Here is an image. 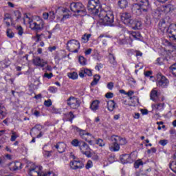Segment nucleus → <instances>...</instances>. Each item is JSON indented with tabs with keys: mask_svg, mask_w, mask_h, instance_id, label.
I'll use <instances>...</instances> for the list:
<instances>
[{
	"mask_svg": "<svg viewBox=\"0 0 176 176\" xmlns=\"http://www.w3.org/2000/svg\"><path fill=\"white\" fill-rule=\"evenodd\" d=\"M87 9L91 14L99 16L100 21H102L104 25H112L113 23V14L111 12H107L105 10H101L100 0H89Z\"/></svg>",
	"mask_w": 176,
	"mask_h": 176,
	"instance_id": "f257e3e1",
	"label": "nucleus"
},
{
	"mask_svg": "<svg viewBox=\"0 0 176 176\" xmlns=\"http://www.w3.org/2000/svg\"><path fill=\"white\" fill-rule=\"evenodd\" d=\"M138 3L132 6L131 10L136 16L142 14V12L146 13L151 9L148 0H135Z\"/></svg>",
	"mask_w": 176,
	"mask_h": 176,
	"instance_id": "f03ea898",
	"label": "nucleus"
},
{
	"mask_svg": "<svg viewBox=\"0 0 176 176\" xmlns=\"http://www.w3.org/2000/svg\"><path fill=\"white\" fill-rule=\"evenodd\" d=\"M110 141L112 143L110 144L109 149L113 152H118L120 149V145H126L127 144L126 138L115 135L110 138Z\"/></svg>",
	"mask_w": 176,
	"mask_h": 176,
	"instance_id": "7ed1b4c3",
	"label": "nucleus"
},
{
	"mask_svg": "<svg viewBox=\"0 0 176 176\" xmlns=\"http://www.w3.org/2000/svg\"><path fill=\"white\" fill-rule=\"evenodd\" d=\"M69 8L73 13H76V14H78V16H86V14H87L86 8L81 2L71 3Z\"/></svg>",
	"mask_w": 176,
	"mask_h": 176,
	"instance_id": "20e7f679",
	"label": "nucleus"
},
{
	"mask_svg": "<svg viewBox=\"0 0 176 176\" xmlns=\"http://www.w3.org/2000/svg\"><path fill=\"white\" fill-rule=\"evenodd\" d=\"M43 167L41 166L33 165L28 170V175L30 176H54L53 172H47L46 173L42 172Z\"/></svg>",
	"mask_w": 176,
	"mask_h": 176,
	"instance_id": "39448f33",
	"label": "nucleus"
},
{
	"mask_svg": "<svg viewBox=\"0 0 176 176\" xmlns=\"http://www.w3.org/2000/svg\"><path fill=\"white\" fill-rule=\"evenodd\" d=\"M23 20L24 21H25V20H28L27 21L30 24V28L32 30H34V31H42L45 25L43 20H39L37 22H34L32 21V19H31V17L28 16V15L27 14H25Z\"/></svg>",
	"mask_w": 176,
	"mask_h": 176,
	"instance_id": "423d86ee",
	"label": "nucleus"
},
{
	"mask_svg": "<svg viewBox=\"0 0 176 176\" xmlns=\"http://www.w3.org/2000/svg\"><path fill=\"white\" fill-rule=\"evenodd\" d=\"M156 85L158 87L166 89L170 85V81L163 74L158 73L156 76Z\"/></svg>",
	"mask_w": 176,
	"mask_h": 176,
	"instance_id": "0eeeda50",
	"label": "nucleus"
},
{
	"mask_svg": "<svg viewBox=\"0 0 176 176\" xmlns=\"http://www.w3.org/2000/svg\"><path fill=\"white\" fill-rule=\"evenodd\" d=\"M67 49L72 53H78L80 49V43L78 40H69L67 43Z\"/></svg>",
	"mask_w": 176,
	"mask_h": 176,
	"instance_id": "6e6552de",
	"label": "nucleus"
},
{
	"mask_svg": "<svg viewBox=\"0 0 176 176\" xmlns=\"http://www.w3.org/2000/svg\"><path fill=\"white\" fill-rule=\"evenodd\" d=\"M67 101V105L71 109H78L80 107V100L74 96H70Z\"/></svg>",
	"mask_w": 176,
	"mask_h": 176,
	"instance_id": "1a4fd4ad",
	"label": "nucleus"
},
{
	"mask_svg": "<svg viewBox=\"0 0 176 176\" xmlns=\"http://www.w3.org/2000/svg\"><path fill=\"white\" fill-rule=\"evenodd\" d=\"M80 152L82 153V155H85L87 157H91V153H90V146H89V144L86 143L85 142L82 141L80 146L78 147Z\"/></svg>",
	"mask_w": 176,
	"mask_h": 176,
	"instance_id": "9d476101",
	"label": "nucleus"
},
{
	"mask_svg": "<svg viewBox=\"0 0 176 176\" xmlns=\"http://www.w3.org/2000/svg\"><path fill=\"white\" fill-rule=\"evenodd\" d=\"M69 166L72 170H80L83 168V167H85V164H83V162L80 160L71 161Z\"/></svg>",
	"mask_w": 176,
	"mask_h": 176,
	"instance_id": "9b49d317",
	"label": "nucleus"
},
{
	"mask_svg": "<svg viewBox=\"0 0 176 176\" xmlns=\"http://www.w3.org/2000/svg\"><path fill=\"white\" fill-rule=\"evenodd\" d=\"M121 21L126 25H130V23L133 21L131 14L130 12H123L121 14Z\"/></svg>",
	"mask_w": 176,
	"mask_h": 176,
	"instance_id": "f8f14e48",
	"label": "nucleus"
},
{
	"mask_svg": "<svg viewBox=\"0 0 176 176\" xmlns=\"http://www.w3.org/2000/svg\"><path fill=\"white\" fill-rule=\"evenodd\" d=\"M79 135L80 138L82 140H85V141H87L89 145H93V141L92 140H89V137H92L90 133L86 131L85 130H79Z\"/></svg>",
	"mask_w": 176,
	"mask_h": 176,
	"instance_id": "ddd939ff",
	"label": "nucleus"
},
{
	"mask_svg": "<svg viewBox=\"0 0 176 176\" xmlns=\"http://www.w3.org/2000/svg\"><path fill=\"white\" fill-rule=\"evenodd\" d=\"M34 65H36V67H41V68H43L45 65H47V61L41 58L39 56H37L32 60Z\"/></svg>",
	"mask_w": 176,
	"mask_h": 176,
	"instance_id": "4468645a",
	"label": "nucleus"
},
{
	"mask_svg": "<svg viewBox=\"0 0 176 176\" xmlns=\"http://www.w3.org/2000/svg\"><path fill=\"white\" fill-rule=\"evenodd\" d=\"M129 25H130L133 30H141V28H142V21L140 19L132 20Z\"/></svg>",
	"mask_w": 176,
	"mask_h": 176,
	"instance_id": "2eb2a0df",
	"label": "nucleus"
},
{
	"mask_svg": "<svg viewBox=\"0 0 176 176\" xmlns=\"http://www.w3.org/2000/svg\"><path fill=\"white\" fill-rule=\"evenodd\" d=\"M10 171H17L23 168V164L20 162H11L9 165Z\"/></svg>",
	"mask_w": 176,
	"mask_h": 176,
	"instance_id": "dca6fc26",
	"label": "nucleus"
},
{
	"mask_svg": "<svg viewBox=\"0 0 176 176\" xmlns=\"http://www.w3.org/2000/svg\"><path fill=\"white\" fill-rule=\"evenodd\" d=\"M169 37L173 38V40L176 42V24H172L168 29Z\"/></svg>",
	"mask_w": 176,
	"mask_h": 176,
	"instance_id": "f3484780",
	"label": "nucleus"
},
{
	"mask_svg": "<svg viewBox=\"0 0 176 176\" xmlns=\"http://www.w3.org/2000/svg\"><path fill=\"white\" fill-rule=\"evenodd\" d=\"M78 75L80 78H85V76H93V72H91V69L82 68L80 69Z\"/></svg>",
	"mask_w": 176,
	"mask_h": 176,
	"instance_id": "a211bd4d",
	"label": "nucleus"
},
{
	"mask_svg": "<svg viewBox=\"0 0 176 176\" xmlns=\"http://www.w3.org/2000/svg\"><path fill=\"white\" fill-rule=\"evenodd\" d=\"M74 119H75V115L72 111L65 113L63 117L65 122H70V123H72Z\"/></svg>",
	"mask_w": 176,
	"mask_h": 176,
	"instance_id": "6ab92c4d",
	"label": "nucleus"
},
{
	"mask_svg": "<svg viewBox=\"0 0 176 176\" xmlns=\"http://www.w3.org/2000/svg\"><path fill=\"white\" fill-rule=\"evenodd\" d=\"M120 161L122 164H126L127 163H133V160H131V156L130 154H124L120 156Z\"/></svg>",
	"mask_w": 176,
	"mask_h": 176,
	"instance_id": "aec40b11",
	"label": "nucleus"
},
{
	"mask_svg": "<svg viewBox=\"0 0 176 176\" xmlns=\"http://www.w3.org/2000/svg\"><path fill=\"white\" fill-rule=\"evenodd\" d=\"M109 63L112 65L113 68L118 67V62L116 61V57L113 54H109Z\"/></svg>",
	"mask_w": 176,
	"mask_h": 176,
	"instance_id": "412c9836",
	"label": "nucleus"
},
{
	"mask_svg": "<svg viewBox=\"0 0 176 176\" xmlns=\"http://www.w3.org/2000/svg\"><path fill=\"white\" fill-rule=\"evenodd\" d=\"M150 98H151V100H152L155 102L159 101V94H157V91L153 89L151 91Z\"/></svg>",
	"mask_w": 176,
	"mask_h": 176,
	"instance_id": "4be33fe9",
	"label": "nucleus"
},
{
	"mask_svg": "<svg viewBox=\"0 0 176 176\" xmlns=\"http://www.w3.org/2000/svg\"><path fill=\"white\" fill-rule=\"evenodd\" d=\"M129 38H133V39L139 40L141 38V34L139 32L129 31Z\"/></svg>",
	"mask_w": 176,
	"mask_h": 176,
	"instance_id": "5701e85b",
	"label": "nucleus"
},
{
	"mask_svg": "<svg viewBox=\"0 0 176 176\" xmlns=\"http://www.w3.org/2000/svg\"><path fill=\"white\" fill-rule=\"evenodd\" d=\"M100 107V100H94L90 105L91 111H96Z\"/></svg>",
	"mask_w": 176,
	"mask_h": 176,
	"instance_id": "b1692460",
	"label": "nucleus"
},
{
	"mask_svg": "<svg viewBox=\"0 0 176 176\" xmlns=\"http://www.w3.org/2000/svg\"><path fill=\"white\" fill-rule=\"evenodd\" d=\"M54 146L59 153H63L65 151V144L63 143L58 142Z\"/></svg>",
	"mask_w": 176,
	"mask_h": 176,
	"instance_id": "393cba45",
	"label": "nucleus"
},
{
	"mask_svg": "<svg viewBox=\"0 0 176 176\" xmlns=\"http://www.w3.org/2000/svg\"><path fill=\"white\" fill-rule=\"evenodd\" d=\"M3 20L6 21L7 20H10L11 23V25H16V22L13 20L12 15L9 13H6L3 16Z\"/></svg>",
	"mask_w": 176,
	"mask_h": 176,
	"instance_id": "a878e982",
	"label": "nucleus"
},
{
	"mask_svg": "<svg viewBox=\"0 0 176 176\" xmlns=\"http://www.w3.org/2000/svg\"><path fill=\"white\" fill-rule=\"evenodd\" d=\"M116 107V103H115V101L113 100H109L107 102V109L110 112H112L113 109H115V107Z\"/></svg>",
	"mask_w": 176,
	"mask_h": 176,
	"instance_id": "bb28decb",
	"label": "nucleus"
},
{
	"mask_svg": "<svg viewBox=\"0 0 176 176\" xmlns=\"http://www.w3.org/2000/svg\"><path fill=\"white\" fill-rule=\"evenodd\" d=\"M158 27L161 31H164L167 28V24L166 23V20L161 19L159 22Z\"/></svg>",
	"mask_w": 176,
	"mask_h": 176,
	"instance_id": "cd10ccee",
	"label": "nucleus"
},
{
	"mask_svg": "<svg viewBox=\"0 0 176 176\" xmlns=\"http://www.w3.org/2000/svg\"><path fill=\"white\" fill-rule=\"evenodd\" d=\"M91 38V34H85L81 37V42L82 43H87L89 42V40Z\"/></svg>",
	"mask_w": 176,
	"mask_h": 176,
	"instance_id": "c85d7f7f",
	"label": "nucleus"
},
{
	"mask_svg": "<svg viewBox=\"0 0 176 176\" xmlns=\"http://www.w3.org/2000/svg\"><path fill=\"white\" fill-rule=\"evenodd\" d=\"M127 5H129V3L127 2V0H119L118 1V6L121 9H126L127 8Z\"/></svg>",
	"mask_w": 176,
	"mask_h": 176,
	"instance_id": "c756f323",
	"label": "nucleus"
},
{
	"mask_svg": "<svg viewBox=\"0 0 176 176\" xmlns=\"http://www.w3.org/2000/svg\"><path fill=\"white\" fill-rule=\"evenodd\" d=\"M164 107V103H156L152 104L153 109H157L158 111H162Z\"/></svg>",
	"mask_w": 176,
	"mask_h": 176,
	"instance_id": "7c9ffc66",
	"label": "nucleus"
},
{
	"mask_svg": "<svg viewBox=\"0 0 176 176\" xmlns=\"http://www.w3.org/2000/svg\"><path fill=\"white\" fill-rule=\"evenodd\" d=\"M11 134L12 135H11L10 141H12V142L16 141V140H17V138L20 137L19 133H17V132L13 130L11 131Z\"/></svg>",
	"mask_w": 176,
	"mask_h": 176,
	"instance_id": "2f4dec72",
	"label": "nucleus"
},
{
	"mask_svg": "<svg viewBox=\"0 0 176 176\" xmlns=\"http://www.w3.org/2000/svg\"><path fill=\"white\" fill-rule=\"evenodd\" d=\"M82 140H79L78 139H74L72 142H71V144L72 145V146H74L75 148H79V146H80V143L82 142Z\"/></svg>",
	"mask_w": 176,
	"mask_h": 176,
	"instance_id": "473e14b6",
	"label": "nucleus"
},
{
	"mask_svg": "<svg viewBox=\"0 0 176 176\" xmlns=\"http://www.w3.org/2000/svg\"><path fill=\"white\" fill-rule=\"evenodd\" d=\"M100 79H101V76L100 75L96 74L94 76V80L91 82V86H96L97 83H98Z\"/></svg>",
	"mask_w": 176,
	"mask_h": 176,
	"instance_id": "72a5a7b5",
	"label": "nucleus"
},
{
	"mask_svg": "<svg viewBox=\"0 0 176 176\" xmlns=\"http://www.w3.org/2000/svg\"><path fill=\"white\" fill-rule=\"evenodd\" d=\"M42 129H43V126L41 125V124H36L34 127L32 128L31 129V132L30 134L32 133H35V131H36V130L38 131H41V130H42Z\"/></svg>",
	"mask_w": 176,
	"mask_h": 176,
	"instance_id": "f704fd0d",
	"label": "nucleus"
},
{
	"mask_svg": "<svg viewBox=\"0 0 176 176\" xmlns=\"http://www.w3.org/2000/svg\"><path fill=\"white\" fill-rule=\"evenodd\" d=\"M6 35L8 38H9L10 39L14 38V33L13 32V30H12V29H10V28L7 29Z\"/></svg>",
	"mask_w": 176,
	"mask_h": 176,
	"instance_id": "c9c22d12",
	"label": "nucleus"
},
{
	"mask_svg": "<svg viewBox=\"0 0 176 176\" xmlns=\"http://www.w3.org/2000/svg\"><path fill=\"white\" fill-rule=\"evenodd\" d=\"M14 16L16 19L15 21L18 23L20 19H21V12L19 10H16L14 12Z\"/></svg>",
	"mask_w": 176,
	"mask_h": 176,
	"instance_id": "e433bc0d",
	"label": "nucleus"
},
{
	"mask_svg": "<svg viewBox=\"0 0 176 176\" xmlns=\"http://www.w3.org/2000/svg\"><path fill=\"white\" fill-rule=\"evenodd\" d=\"M169 71L176 77V63H173L169 67Z\"/></svg>",
	"mask_w": 176,
	"mask_h": 176,
	"instance_id": "4c0bfd02",
	"label": "nucleus"
},
{
	"mask_svg": "<svg viewBox=\"0 0 176 176\" xmlns=\"http://www.w3.org/2000/svg\"><path fill=\"white\" fill-rule=\"evenodd\" d=\"M68 78L70 79H73V80H75V79H78V73L74 72H70L67 74Z\"/></svg>",
	"mask_w": 176,
	"mask_h": 176,
	"instance_id": "58836bf2",
	"label": "nucleus"
},
{
	"mask_svg": "<svg viewBox=\"0 0 176 176\" xmlns=\"http://www.w3.org/2000/svg\"><path fill=\"white\" fill-rule=\"evenodd\" d=\"M169 167L173 173H176V161L170 162L169 164Z\"/></svg>",
	"mask_w": 176,
	"mask_h": 176,
	"instance_id": "ea45409f",
	"label": "nucleus"
},
{
	"mask_svg": "<svg viewBox=\"0 0 176 176\" xmlns=\"http://www.w3.org/2000/svg\"><path fill=\"white\" fill-rule=\"evenodd\" d=\"M140 166H144V162H142V160H138L135 162V163H134L135 168H140Z\"/></svg>",
	"mask_w": 176,
	"mask_h": 176,
	"instance_id": "a19ab883",
	"label": "nucleus"
},
{
	"mask_svg": "<svg viewBox=\"0 0 176 176\" xmlns=\"http://www.w3.org/2000/svg\"><path fill=\"white\" fill-rule=\"evenodd\" d=\"M10 65V60H5L1 63L2 68H8Z\"/></svg>",
	"mask_w": 176,
	"mask_h": 176,
	"instance_id": "79ce46f5",
	"label": "nucleus"
},
{
	"mask_svg": "<svg viewBox=\"0 0 176 176\" xmlns=\"http://www.w3.org/2000/svg\"><path fill=\"white\" fill-rule=\"evenodd\" d=\"M78 61L81 65H86L87 60L83 56H80Z\"/></svg>",
	"mask_w": 176,
	"mask_h": 176,
	"instance_id": "37998d69",
	"label": "nucleus"
},
{
	"mask_svg": "<svg viewBox=\"0 0 176 176\" xmlns=\"http://www.w3.org/2000/svg\"><path fill=\"white\" fill-rule=\"evenodd\" d=\"M96 144L99 146H105V142L102 139H98L96 141Z\"/></svg>",
	"mask_w": 176,
	"mask_h": 176,
	"instance_id": "c03bdc74",
	"label": "nucleus"
},
{
	"mask_svg": "<svg viewBox=\"0 0 176 176\" xmlns=\"http://www.w3.org/2000/svg\"><path fill=\"white\" fill-rule=\"evenodd\" d=\"M58 89L56 87H49L48 91L50 93L55 94L56 91H58Z\"/></svg>",
	"mask_w": 176,
	"mask_h": 176,
	"instance_id": "a18cd8bd",
	"label": "nucleus"
},
{
	"mask_svg": "<svg viewBox=\"0 0 176 176\" xmlns=\"http://www.w3.org/2000/svg\"><path fill=\"white\" fill-rule=\"evenodd\" d=\"M52 153H53V151H44L43 152L45 157H50L52 156Z\"/></svg>",
	"mask_w": 176,
	"mask_h": 176,
	"instance_id": "49530a36",
	"label": "nucleus"
},
{
	"mask_svg": "<svg viewBox=\"0 0 176 176\" xmlns=\"http://www.w3.org/2000/svg\"><path fill=\"white\" fill-rule=\"evenodd\" d=\"M16 30L18 32V34L21 36L23 35V34H24V30L23 29V27L21 26H19L16 28Z\"/></svg>",
	"mask_w": 176,
	"mask_h": 176,
	"instance_id": "de8ad7c7",
	"label": "nucleus"
},
{
	"mask_svg": "<svg viewBox=\"0 0 176 176\" xmlns=\"http://www.w3.org/2000/svg\"><path fill=\"white\" fill-rule=\"evenodd\" d=\"M5 107L0 106V115L3 116V118H5L6 116V113H5Z\"/></svg>",
	"mask_w": 176,
	"mask_h": 176,
	"instance_id": "09e8293b",
	"label": "nucleus"
},
{
	"mask_svg": "<svg viewBox=\"0 0 176 176\" xmlns=\"http://www.w3.org/2000/svg\"><path fill=\"white\" fill-rule=\"evenodd\" d=\"M93 167V162L91 160H89L87 162V164L85 166V168L87 170H89V168H91Z\"/></svg>",
	"mask_w": 176,
	"mask_h": 176,
	"instance_id": "8fccbe9b",
	"label": "nucleus"
},
{
	"mask_svg": "<svg viewBox=\"0 0 176 176\" xmlns=\"http://www.w3.org/2000/svg\"><path fill=\"white\" fill-rule=\"evenodd\" d=\"M168 45L169 46L170 49H172V51L176 50V44H173L168 41H167Z\"/></svg>",
	"mask_w": 176,
	"mask_h": 176,
	"instance_id": "3c124183",
	"label": "nucleus"
},
{
	"mask_svg": "<svg viewBox=\"0 0 176 176\" xmlns=\"http://www.w3.org/2000/svg\"><path fill=\"white\" fill-rule=\"evenodd\" d=\"M52 100H50V99H49L47 100H45V102H44V105L47 107H52Z\"/></svg>",
	"mask_w": 176,
	"mask_h": 176,
	"instance_id": "603ef678",
	"label": "nucleus"
},
{
	"mask_svg": "<svg viewBox=\"0 0 176 176\" xmlns=\"http://www.w3.org/2000/svg\"><path fill=\"white\" fill-rule=\"evenodd\" d=\"M168 141L167 140H162L159 142V144L162 145V146H166L167 145Z\"/></svg>",
	"mask_w": 176,
	"mask_h": 176,
	"instance_id": "864d4df0",
	"label": "nucleus"
},
{
	"mask_svg": "<svg viewBox=\"0 0 176 176\" xmlns=\"http://www.w3.org/2000/svg\"><path fill=\"white\" fill-rule=\"evenodd\" d=\"M3 22L4 24H6V27H10V25H12V22H10V19H7L6 21L3 19Z\"/></svg>",
	"mask_w": 176,
	"mask_h": 176,
	"instance_id": "5fc2aeb1",
	"label": "nucleus"
},
{
	"mask_svg": "<svg viewBox=\"0 0 176 176\" xmlns=\"http://www.w3.org/2000/svg\"><path fill=\"white\" fill-rule=\"evenodd\" d=\"M43 77L47 78V79H52L53 78V73H45Z\"/></svg>",
	"mask_w": 176,
	"mask_h": 176,
	"instance_id": "6e6d98bb",
	"label": "nucleus"
},
{
	"mask_svg": "<svg viewBox=\"0 0 176 176\" xmlns=\"http://www.w3.org/2000/svg\"><path fill=\"white\" fill-rule=\"evenodd\" d=\"M103 67L104 65H102V63H98L97 65L95 67V69H96L97 71H100V69Z\"/></svg>",
	"mask_w": 176,
	"mask_h": 176,
	"instance_id": "4d7b16f0",
	"label": "nucleus"
},
{
	"mask_svg": "<svg viewBox=\"0 0 176 176\" xmlns=\"http://www.w3.org/2000/svg\"><path fill=\"white\" fill-rule=\"evenodd\" d=\"M151 75H152V71H147V72H144V76L146 77H149L150 78H153V76H151Z\"/></svg>",
	"mask_w": 176,
	"mask_h": 176,
	"instance_id": "13d9d810",
	"label": "nucleus"
},
{
	"mask_svg": "<svg viewBox=\"0 0 176 176\" xmlns=\"http://www.w3.org/2000/svg\"><path fill=\"white\" fill-rule=\"evenodd\" d=\"M106 98H112L113 97V93L108 92L105 94Z\"/></svg>",
	"mask_w": 176,
	"mask_h": 176,
	"instance_id": "bf43d9fd",
	"label": "nucleus"
},
{
	"mask_svg": "<svg viewBox=\"0 0 176 176\" xmlns=\"http://www.w3.org/2000/svg\"><path fill=\"white\" fill-rule=\"evenodd\" d=\"M128 56H131L133 53H135L134 50H126Z\"/></svg>",
	"mask_w": 176,
	"mask_h": 176,
	"instance_id": "052dcab7",
	"label": "nucleus"
},
{
	"mask_svg": "<svg viewBox=\"0 0 176 176\" xmlns=\"http://www.w3.org/2000/svg\"><path fill=\"white\" fill-rule=\"evenodd\" d=\"M136 57H142V52L138 50L135 51Z\"/></svg>",
	"mask_w": 176,
	"mask_h": 176,
	"instance_id": "680f3d73",
	"label": "nucleus"
},
{
	"mask_svg": "<svg viewBox=\"0 0 176 176\" xmlns=\"http://www.w3.org/2000/svg\"><path fill=\"white\" fill-rule=\"evenodd\" d=\"M107 88L109 90H112V89H113V83L112 82H110L107 84Z\"/></svg>",
	"mask_w": 176,
	"mask_h": 176,
	"instance_id": "e2e57ef3",
	"label": "nucleus"
},
{
	"mask_svg": "<svg viewBox=\"0 0 176 176\" xmlns=\"http://www.w3.org/2000/svg\"><path fill=\"white\" fill-rule=\"evenodd\" d=\"M151 152L152 153H156V148L153 147L151 149L147 151V153H151Z\"/></svg>",
	"mask_w": 176,
	"mask_h": 176,
	"instance_id": "0e129e2a",
	"label": "nucleus"
},
{
	"mask_svg": "<svg viewBox=\"0 0 176 176\" xmlns=\"http://www.w3.org/2000/svg\"><path fill=\"white\" fill-rule=\"evenodd\" d=\"M91 52H93V50L91 48H89L85 51V56H89V54H91Z\"/></svg>",
	"mask_w": 176,
	"mask_h": 176,
	"instance_id": "69168bd1",
	"label": "nucleus"
},
{
	"mask_svg": "<svg viewBox=\"0 0 176 176\" xmlns=\"http://www.w3.org/2000/svg\"><path fill=\"white\" fill-rule=\"evenodd\" d=\"M43 17L45 20H47V19H49V13L47 12H44L43 14Z\"/></svg>",
	"mask_w": 176,
	"mask_h": 176,
	"instance_id": "338daca9",
	"label": "nucleus"
},
{
	"mask_svg": "<svg viewBox=\"0 0 176 176\" xmlns=\"http://www.w3.org/2000/svg\"><path fill=\"white\" fill-rule=\"evenodd\" d=\"M56 49H57V47L56 46H53V47H48V50L49 52H54V50H56Z\"/></svg>",
	"mask_w": 176,
	"mask_h": 176,
	"instance_id": "774afa93",
	"label": "nucleus"
}]
</instances>
